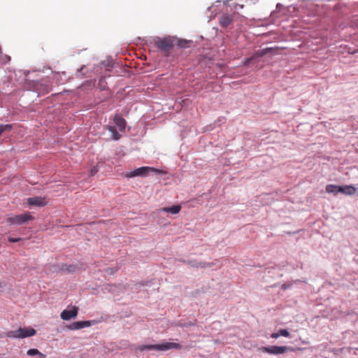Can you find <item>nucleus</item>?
<instances>
[{"instance_id":"17","label":"nucleus","mask_w":358,"mask_h":358,"mask_svg":"<svg viewBox=\"0 0 358 358\" xmlns=\"http://www.w3.org/2000/svg\"><path fill=\"white\" fill-rule=\"evenodd\" d=\"M76 267L74 265H62L61 270L69 273L75 272Z\"/></svg>"},{"instance_id":"9","label":"nucleus","mask_w":358,"mask_h":358,"mask_svg":"<svg viewBox=\"0 0 358 358\" xmlns=\"http://www.w3.org/2000/svg\"><path fill=\"white\" fill-rule=\"evenodd\" d=\"M91 325L90 321H78L74 322L67 326V329L70 330H78L85 327H89Z\"/></svg>"},{"instance_id":"7","label":"nucleus","mask_w":358,"mask_h":358,"mask_svg":"<svg viewBox=\"0 0 358 358\" xmlns=\"http://www.w3.org/2000/svg\"><path fill=\"white\" fill-rule=\"evenodd\" d=\"M27 203L30 206L42 207L48 204L45 197L34 196L27 199Z\"/></svg>"},{"instance_id":"15","label":"nucleus","mask_w":358,"mask_h":358,"mask_svg":"<svg viewBox=\"0 0 358 358\" xmlns=\"http://www.w3.org/2000/svg\"><path fill=\"white\" fill-rule=\"evenodd\" d=\"M326 191L328 193L337 194L338 193H340V186L335 185H328L326 187Z\"/></svg>"},{"instance_id":"14","label":"nucleus","mask_w":358,"mask_h":358,"mask_svg":"<svg viewBox=\"0 0 358 358\" xmlns=\"http://www.w3.org/2000/svg\"><path fill=\"white\" fill-rule=\"evenodd\" d=\"M232 22V16L229 14L223 15L220 19V23L222 27H227Z\"/></svg>"},{"instance_id":"3","label":"nucleus","mask_w":358,"mask_h":358,"mask_svg":"<svg viewBox=\"0 0 358 358\" xmlns=\"http://www.w3.org/2000/svg\"><path fill=\"white\" fill-rule=\"evenodd\" d=\"M295 348L291 346H277L272 345L269 347H261L259 348V351L262 352L268 353L270 355H278L285 353V352L290 351L294 352Z\"/></svg>"},{"instance_id":"21","label":"nucleus","mask_w":358,"mask_h":358,"mask_svg":"<svg viewBox=\"0 0 358 358\" xmlns=\"http://www.w3.org/2000/svg\"><path fill=\"white\" fill-rule=\"evenodd\" d=\"M97 171H98V169H97L96 168L94 167V168H93V169H91V171H90V174H91V176H94V175H95V174L97 173Z\"/></svg>"},{"instance_id":"2","label":"nucleus","mask_w":358,"mask_h":358,"mask_svg":"<svg viewBox=\"0 0 358 358\" xmlns=\"http://www.w3.org/2000/svg\"><path fill=\"white\" fill-rule=\"evenodd\" d=\"M36 333V330L33 328H19L17 330L6 332L5 336L13 338H24L33 336Z\"/></svg>"},{"instance_id":"24","label":"nucleus","mask_w":358,"mask_h":358,"mask_svg":"<svg viewBox=\"0 0 358 358\" xmlns=\"http://www.w3.org/2000/svg\"><path fill=\"white\" fill-rule=\"evenodd\" d=\"M107 272L110 274L114 273V270L113 268H108L107 269Z\"/></svg>"},{"instance_id":"25","label":"nucleus","mask_w":358,"mask_h":358,"mask_svg":"<svg viewBox=\"0 0 358 358\" xmlns=\"http://www.w3.org/2000/svg\"><path fill=\"white\" fill-rule=\"evenodd\" d=\"M5 286V282L0 280V289L3 288Z\"/></svg>"},{"instance_id":"6","label":"nucleus","mask_w":358,"mask_h":358,"mask_svg":"<svg viewBox=\"0 0 358 358\" xmlns=\"http://www.w3.org/2000/svg\"><path fill=\"white\" fill-rule=\"evenodd\" d=\"M153 41L156 46L164 52L169 51L173 46V42L169 38H161L157 36L154 38Z\"/></svg>"},{"instance_id":"11","label":"nucleus","mask_w":358,"mask_h":358,"mask_svg":"<svg viewBox=\"0 0 358 358\" xmlns=\"http://www.w3.org/2000/svg\"><path fill=\"white\" fill-rule=\"evenodd\" d=\"M113 121L116 126L118 127L120 131H123L125 129L127 122L124 118L119 115H115Z\"/></svg>"},{"instance_id":"16","label":"nucleus","mask_w":358,"mask_h":358,"mask_svg":"<svg viewBox=\"0 0 358 358\" xmlns=\"http://www.w3.org/2000/svg\"><path fill=\"white\" fill-rule=\"evenodd\" d=\"M289 332L287 329H280L278 332L273 333L271 335L272 338H278L280 336L288 337Z\"/></svg>"},{"instance_id":"19","label":"nucleus","mask_w":358,"mask_h":358,"mask_svg":"<svg viewBox=\"0 0 358 358\" xmlns=\"http://www.w3.org/2000/svg\"><path fill=\"white\" fill-rule=\"evenodd\" d=\"M291 286H292L291 283H284V284L282 285L281 289L282 290H285V289H289V287H291Z\"/></svg>"},{"instance_id":"23","label":"nucleus","mask_w":358,"mask_h":358,"mask_svg":"<svg viewBox=\"0 0 358 358\" xmlns=\"http://www.w3.org/2000/svg\"><path fill=\"white\" fill-rule=\"evenodd\" d=\"M38 356L39 358H46V355L41 353V352H40V354H38Z\"/></svg>"},{"instance_id":"10","label":"nucleus","mask_w":358,"mask_h":358,"mask_svg":"<svg viewBox=\"0 0 358 358\" xmlns=\"http://www.w3.org/2000/svg\"><path fill=\"white\" fill-rule=\"evenodd\" d=\"M105 127L108 131L110 139L117 141L121 138V134L117 132L115 127L112 125H106Z\"/></svg>"},{"instance_id":"20","label":"nucleus","mask_w":358,"mask_h":358,"mask_svg":"<svg viewBox=\"0 0 358 358\" xmlns=\"http://www.w3.org/2000/svg\"><path fill=\"white\" fill-rule=\"evenodd\" d=\"M20 239H21L20 238H12V237H9V238H8V241H9V242H11V243H15V242L19 241Z\"/></svg>"},{"instance_id":"1","label":"nucleus","mask_w":358,"mask_h":358,"mask_svg":"<svg viewBox=\"0 0 358 358\" xmlns=\"http://www.w3.org/2000/svg\"><path fill=\"white\" fill-rule=\"evenodd\" d=\"M181 345L179 343L173 342H163L156 345H142L136 347V350L143 351L148 350H158V351H166L171 349H180Z\"/></svg>"},{"instance_id":"26","label":"nucleus","mask_w":358,"mask_h":358,"mask_svg":"<svg viewBox=\"0 0 358 358\" xmlns=\"http://www.w3.org/2000/svg\"><path fill=\"white\" fill-rule=\"evenodd\" d=\"M258 56H263L265 54V52H262V53L257 52L256 53Z\"/></svg>"},{"instance_id":"22","label":"nucleus","mask_w":358,"mask_h":358,"mask_svg":"<svg viewBox=\"0 0 358 358\" xmlns=\"http://www.w3.org/2000/svg\"><path fill=\"white\" fill-rule=\"evenodd\" d=\"M102 64L106 66H112V61H110V62L108 61L106 63V62H103Z\"/></svg>"},{"instance_id":"28","label":"nucleus","mask_w":358,"mask_h":358,"mask_svg":"<svg viewBox=\"0 0 358 358\" xmlns=\"http://www.w3.org/2000/svg\"><path fill=\"white\" fill-rule=\"evenodd\" d=\"M357 350H358V348H357Z\"/></svg>"},{"instance_id":"4","label":"nucleus","mask_w":358,"mask_h":358,"mask_svg":"<svg viewBox=\"0 0 358 358\" xmlns=\"http://www.w3.org/2000/svg\"><path fill=\"white\" fill-rule=\"evenodd\" d=\"M151 173H160L162 171L152 167L142 166L131 171L127 175V176L129 178H133L136 176H146Z\"/></svg>"},{"instance_id":"8","label":"nucleus","mask_w":358,"mask_h":358,"mask_svg":"<svg viewBox=\"0 0 358 358\" xmlns=\"http://www.w3.org/2000/svg\"><path fill=\"white\" fill-rule=\"evenodd\" d=\"M78 315V308L72 307L70 310H64L60 315L63 320H70L75 318Z\"/></svg>"},{"instance_id":"13","label":"nucleus","mask_w":358,"mask_h":358,"mask_svg":"<svg viewBox=\"0 0 358 358\" xmlns=\"http://www.w3.org/2000/svg\"><path fill=\"white\" fill-rule=\"evenodd\" d=\"M181 207L180 205H174L171 207H164L159 210L160 212L170 213L173 215H176L180 212Z\"/></svg>"},{"instance_id":"12","label":"nucleus","mask_w":358,"mask_h":358,"mask_svg":"<svg viewBox=\"0 0 358 358\" xmlns=\"http://www.w3.org/2000/svg\"><path fill=\"white\" fill-rule=\"evenodd\" d=\"M356 192V188L353 185L340 186V193L345 195H353Z\"/></svg>"},{"instance_id":"5","label":"nucleus","mask_w":358,"mask_h":358,"mask_svg":"<svg viewBox=\"0 0 358 358\" xmlns=\"http://www.w3.org/2000/svg\"><path fill=\"white\" fill-rule=\"evenodd\" d=\"M33 217L29 213L24 214L17 215L7 219L8 222L11 224L21 225L27 223L29 220H31Z\"/></svg>"},{"instance_id":"27","label":"nucleus","mask_w":358,"mask_h":358,"mask_svg":"<svg viewBox=\"0 0 358 358\" xmlns=\"http://www.w3.org/2000/svg\"><path fill=\"white\" fill-rule=\"evenodd\" d=\"M85 69V66H83L80 69H79V71H83L84 69Z\"/></svg>"},{"instance_id":"18","label":"nucleus","mask_w":358,"mask_h":358,"mask_svg":"<svg viewBox=\"0 0 358 358\" xmlns=\"http://www.w3.org/2000/svg\"><path fill=\"white\" fill-rule=\"evenodd\" d=\"M27 354L29 356H34L40 354V352L37 349H30L27 351Z\"/></svg>"}]
</instances>
